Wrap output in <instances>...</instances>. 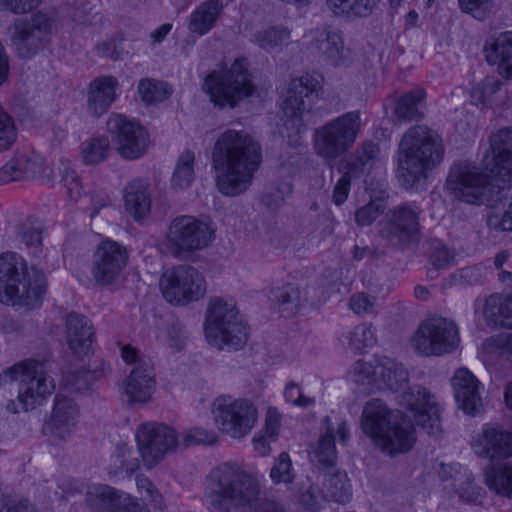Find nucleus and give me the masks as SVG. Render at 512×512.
<instances>
[{
	"label": "nucleus",
	"instance_id": "ea45409f",
	"mask_svg": "<svg viewBox=\"0 0 512 512\" xmlns=\"http://www.w3.org/2000/svg\"><path fill=\"white\" fill-rule=\"evenodd\" d=\"M39 168L36 160L26 156L16 157L0 168V185L32 178Z\"/></svg>",
	"mask_w": 512,
	"mask_h": 512
},
{
	"label": "nucleus",
	"instance_id": "a19ab883",
	"mask_svg": "<svg viewBox=\"0 0 512 512\" xmlns=\"http://www.w3.org/2000/svg\"><path fill=\"white\" fill-rule=\"evenodd\" d=\"M271 295L272 300L285 317L296 315L305 302L300 288L291 283L273 289Z\"/></svg>",
	"mask_w": 512,
	"mask_h": 512
},
{
	"label": "nucleus",
	"instance_id": "052dcab7",
	"mask_svg": "<svg viewBox=\"0 0 512 512\" xmlns=\"http://www.w3.org/2000/svg\"><path fill=\"white\" fill-rule=\"evenodd\" d=\"M42 0H0V10L14 14H25L37 8Z\"/></svg>",
	"mask_w": 512,
	"mask_h": 512
},
{
	"label": "nucleus",
	"instance_id": "20e7f679",
	"mask_svg": "<svg viewBox=\"0 0 512 512\" xmlns=\"http://www.w3.org/2000/svg\"><path fill=\"white\" fill-rule=\"evenodd\" d=\"M46 292V278L42 270L28 267L14 252L0 255V302L26 310L42 303Z\"/></svg>",
	"mask_w": 512,
	"mask_h": 512
},
{
	"label": "nucleus",
	"instance_id": "0e129e2a",
	"mask_svg": "<svg viewBox=\"0 0 512 512\" xmlns=\"http://www.w3.org/2000/svg\"><path fill=\"white\" fill-rule=\"evenodd\" d=\"M489 228L498 231H512V198L501 216L491 215L487 220Z\"/></svg>",
	"mask_w": 512,
	"mask_h": 512
},
{
	"label": "nucleus",
	"instance_id": "a18cd8bd",
	"mask_svg": "<svg viewBox=\"0 0 512 512\" xmlns=\"http://www.w3.org/2000/svg\"><path fill=\"white\" fill-rule=\"evenodd\" d=\"M194 162L195 154L189 149L179 155L171 179L173 187L185 189L193 183L195 178Z\"/></svg>",
	"mask_w": 512,
	"mask_h": 512
},
{
	"label": "nucleus",
	"instance_id": "c756f323",
	"mask_svg": "<svg viewBox=\"0 0 512 512\" xmlns=\"http://www.w3.org/2000/svg\"><path fill=\"white\" fill-rule=\"evenodd\" d=\"M451 382L459 408L472 416L479 414L483 404L478 379L468 369L460 368L455 372Z\"/></svg>",
	"mask_w": 512,
	"mask_h": 512
},
{
	"label": "nucleus",
	"instance_id": "ddd939ff",
	"mask_svg": "<svg viewBox=\"0 0 512 512\" xmlns=\"http://www.w3.org/2000/svg\"><path fill=\"white\" fill-rule=\"evenodd\" d=\"M160 290L164 299L184 306L202 299L207 292L204 276L191 265H177L167 270L160 279Z\"/></svg>",
	"mask_w": 512,
	"mask_h": 512
},
{
	"label": "nucleus",
	"instance_id": "79ce46f5",
	"mask_svg": "<svg viewBox=\"0 0 512 512\" xmlns=\"http://www.w3.org/2000/svg\"><path fill=\"white\" fill-rule=\"evenodd\" d=\"M379 153L377 144L372 141L363 142L355 150L353 159L347 165V170L355 177L369 173L379 161Z\"/></svg>",
	"mask_w": 512,
	"mask_h": 512
},
{
	"label": "nucleus",
	"instance_id": "5701e85b",
	"mask_svg": "<svg viewBox=\"0 0 512 512\" xmlns=\"http://www.w3.org/2000/svg\"><path fill=\"white\" fill-rule=\"evenodd\" d=\"M318 85V80L309 73L294 78L289 83L282 110L286 118L284 126L292 134H300L305 131L306 125L303 121V114L305 113L304 97L313 93Z\"/></svg>",
	"mask_w": 512,
	"mask_h": 512
},
{
	"label": "nucleus",
	"instance_id": "1a4fd4ad",
	"mask_svg": "<svg viewBox=\"0 0 512 512\" xmlns=\"http://www.w3.org/2000/svg\"><path fill=\"white\" fill-rule=\"evenodd\" d=\"M495 178L489 170L470 161H460L450 168L446 186L459 201L472 205H482L490 200L492 184Z\"/></svg>",
	"mask_w": 512,
	"mask_h": 512
},
{
	"label": "nucleus",
	"instance_id": "f3484780",
	"mask_svg": "<svg viewBox=\"0 0 512 512\" xmlns=\"http://www.w3.org/2000/svg\"><path fill=\"white\" fill-rule=\"evenodd\" d=\"M52 26L53 19L43 12H37L29 19L16 20L10 40L18 56L30 59L42 50Z\"/></svg>",
	"mask_w": 512,
	"mask_h": 512
},
{
	"label": "nucleus",
	"instance_id": "0eeeda50",
	"mask_svg": "<svg viewBox=\"0 0 512 512\" xmlns=\"http://www.w3.org/2000/svg\"><path fill=\"white\" fill-rule=\"evenodd\" d=\"M363 127L360 110L345 112L315 129L313 148L325 162H333L356 143Z\"/></svg>",
	"mask_w": 512,
	"mask_h": 512
},
{
	"label": "nucleus",
	"instance_id": "7ed1b4c3",
	"mask_svg": "<svg viewBox=\"0 0 512 512\" xmlns=\"http://www.w3.org/2000/svg\"><path fill=\"white\" fill-rule=\"evenodd\" d=\"M444 143L434 129L418 124L410 127L398 146L399 181L405 189H412L425 181L430 172L444 159Z\"/></svg>",
	"mask_w": 512,
	"mask_h": 512
},
{
	"label": "nucleus",
	"instance_id": "72a5a7b5",
	"mask_svg": "<svg viewBox=\"0 0 512 512\" xmlns=\"http://www.w3.org/2000/svg\"><path fill=\"white\" fill-rule=\"evenodd\" d=\"M125 209L136 219L142 220L151 209L149 184L142 179L130 181L124 188Z\"/></svg>",
	"mask_w": 512,
	"mask_h": 512
},
{
	"label": "nucleus",
	"instance_id": "09e8293b",
	"mask_svg": "<svg viewBox=\"0 0 512 512\" xmlns=\"http://www.w3.org/2000/svg\"><path fill=\"white\" fill-rule=\"evenodd\" d=\"M290 30L284 26H274L268 29L258 31L253 35V42L264 50H272L290 38Z\"/></svg>",
	"mask_w": 512,
	"mask_h": 512
},
{
	"label": "nucleus",
	"instance_id": "6ab92c4d",
	"mask_svg": "<svg viewBox=\"0 0 512 512\" xmlns=\"http://www.w3.org/2000/svg\"><path fill=\"white\" fill-rule=\"evenodd\" d=\"M107 128L121 157L135 160L147 152L150 144L149 134L139 122L129 120L120 114H113L108 118Z\"/></svg>",
	"mask_w": 512,
	"mask_h": 512
},
{
	"label": "nucleus",
	"instance_id": "aec40b11",
	"mask_svg": "<svg viewBox=\"0 0 512 512\" xmlns=\"http://www.w3.org/2000/svg\"><path fill=\"white\" fill-rule=\"evenodd\" d=\"M127 249L116 241L106 239L93 252L90 272L96 284L114 283L128 263Z\"/></svg>",
	"mask_w": 512,
	"mask_h": 512
},
{
	"label": "nucleus",
	"instance_id": "6e6552de",
	"mask_svg": "<svg viewBox=\"0 0 512 512\" xmlns=\"http://www.w3.org/2000/svg\"><path fill=\"white\" fill-rule=\"evenodd\" d=\"M215 232L214 224L207 219L178 216L167 229L165 253L180 258L184 254L205 249L215 239Z\"/></svg>",
	"mask_w": 512,
	"mask_h": 512
},
{
	"label": "nucleus",
	"instance_id": "680f3d73",
	"mask_svg": "<svg viewBox=\"0 0 512 512\" xmlns=\"http://www.w3.org/2000/svg\"><path fill=\"white\" fill-rule=\"evenodd\" d=\"M300 502L309 510H317L321 507L322 502L327 500L324 489L321 491L315 486H309L308 489L301 493Z\"/></svg>",
	"mask_w": 512,
	"mask_h": 512
},
{
	"label": "nucleus",
	"instance_id": "a211bd4d",
	"mask_svg": "<svg viewBox=\"0 0 512 512\" xmlns=\"http://www.w3.org/2000/svg\"><path fill=\"white\" fill-rule=\"evenodd\" d=\"M122 358L126 363L134 364L133 370L127 377L124 393L130 403H147L155 388L154 368L151 360L141 356L135 348L123 346Z\"/></svg>",
	"mask_w": 512,
	"mask_h": 512
},
{
	"label": "nucleus",
	"instance_id": "f8f14e48",
	"mask_svg": "<svg viewBox=\"0 0 512 512\" xmlns=\"http://www.w3.org/2000/svg\"><path fill=\"white\" fill-rule=\"evenodd\" d=\"M23 368L17 399L10 400L6 405L7 411L13 414L35 409L55 390V382L47 374L42 361L26 359Z\"/></svg>",
	"mask_w": 512,
	"mask_h": 512
},
{
	"label": "nucleus",
	"instance_id": "7c9ffc66",
	"mask_svg": "<svg viewBox=\"0 0 512 512\" xmlns=\"http://www.w3.org/2000/svg\"><path fill=\"white\" fill-rule=\"evenodd\" d=\"M118 80L113 76H101L94 79L88 88V111L96 117L105 114L116 99Z\"/></svg>",
	"mask_w": 512,
	"mask_h": 512
},
{
	"label": "nucleus",
	"instance_id": "2eb2a0df",
	"mask_svg": "<svg viewBox=\"0 0 512 512\" xmlns=\"http://www.w3.org/2000/svg\"><path fill=\"white\" fill-rule=\"evenodd\" d=\"M136 440L143 463L148 469L155 467L167 454L175 452L180 443L174 428L157 422L140 425Z\"/></svg>",
	"mask_w": 512,
	"mask_h": 512
},
{
	"label": "nucleus",
	"instance_id": "393cba45",
	"mask_svg": "<svg viewBox=\"0 0 512 512\" xmlns=\"http://www.w3.org/2000/svg\"><path fill=\"white\" fill-rule=\"evenodd\" d=\"M474 453L491 461L512 457V430L498 424H485L472 444Z\"/></svg>",
	"mask_w": 512,
	"mask_h": 512
},
{
	"label": "nucleus",
	"instance_id": "69168bd1",
	"mask_svg": "<svg viewBox=\"0 0 512 512\" xmlns=\"http://www.w3.org/2000/svg\"><path fill=\"white\" fill-rule=\"evenodd\" d=\"M136 485L140 492H145L149 497L151 504L156 508H161L162 496L154 486V484L145 476L136 477Z\"/></svg>",
	"mask_w": 512,
	"mask_h": 512
},
{
	"label": "nucleus",
	"instance_id": "bb28decb",
	"mask_svg": "<svg viewBox=\"0 0 512 512\" xmlns=\"http://www.w3.org/2000/svg\"><path fill=\"white\" fill-rule=\"evenodd\" d=\"M491 156H486V169L495 179L512 186V128H504L490 139Z\"/></svg>",
	"mask_w": 512,
	"mask_h": 512
},
{
	"label": "nucleus",
	"instance_id": "e433bc0d",
	"mask_svg": "<svg viewBox=\"0 0 512 512\" xmlns=\"http://www.w3.org/2000/svg\"><path fill=\"white\" fill-rule=\"evenodd\" d=\"M120 493L109 485L92 483L87 485L85 503L95 512H114Z\"/></svg>",
	"mask_w": 512,
	"mask_h": 512
},
{
	"label": "nucleus",
	"instance_id": "864d4df0",
	"mask_svg": "<svg viewBox=\"0 0 512 512\" xmlns=\"http://www.w3.org/2000/svg\"><path fill=\"white\" fill-rule=\"evenodd\" d=\"M295 477L290 456L282 452L270 471V478L274 484L291 483Z\"/></svg>",
	"mask_w": 512,
	"mask_h": 512
},
{
	"label": "nucleus",
	"instance_id": "de8ad7c7",
	"mask_svg": "<svg viewBox=\"0 0 512 512\" xmlns=\"http://www.w3.org/2000/svg\"><path fill=\"white\" fill-rule=\"evenodd\" d=\"M111 152V145L108 137L99 136L91 138L82 144L83 162L88 165H95L105 161Z\"/></svg>",
	"mask_w": 512,
	"mask_h": 512
},
{
	"label": "nucleus",
	"instance_id": "603ef678",
	"mask_svg": "<svg viewBox=\"0 0 512 512\" xmlns=\"http://www.w3.org/2000/svg\"><path fill=\"white\" fill-rule=\"evenodd\" d=\"M283 396L286 402L302 409L313 407L316 403L315 397L305 394L303 387L293 380L286 383Z\"/></svg>",
	"mask_w": 512,
	"mask_h": 512
},
{
	"label": "nucleus",
	"instance_id": "dca6fc26",
	"mask_svg": "<svg viewBox=\"0 0 512 512\" xmlns=\"http://www.w3.org/2000/svg\"><path fill=\"white\" fill-rule=\"evenodd\" d=\"M353 373L355 381L360 385H374L395 392L409 381L408 371L403 365L388 357L376 358L373 363L359 360L353 366Z\"/></svg>",
	"mask_w": 512,
	"mask_h": 512
},
{
	"label": "nucleus",
	"instance_id": "37998d69",
	"mask_svg": "<svg viewBox=\"0 0 512 512\" xmlns=\"http://www.w3.org/2000/svg\"><path fill=\"white\" fill-rule=\"evenodd\" d=\"M484 316L495 324L512 328V293L504 299L498 295L488 297L484 307Z\"/></svg>",
	"mask_w": 512,
	"mask_h": 512
},
{
	"label": "nucleus",
	"instance_id": "4c0bfd02",
	"mask_svg": "<svg viewBox=\"0 0 512 512\" xmlns=\"http://www.w3.org/2000/svg\"><path fill=\"white\" fill-rule=\"evenodd\" d=\"M325 3L335 16L355 19L373 14L380 0H325Z\"/></svg>",
	"mask_w": 512,
	"mask_h": 512
},
{
	"label": "nucleus",
	"instance_id": "3c124183",
	"mask_svg": "<svg viewBox=\"0 0 512 512\" xmlns=\"http://www.w3.org/2000/svg\"><path fill=\"white\" fill-rule=\"evenodd\" d=\"M58 173L60 175L61 182L67 189V194L72 200H77L82 194V184L78 174L72 167L69 160H60L58 166Z\"/></svg>",
	"mask_w": 512,
	"mask_h": 512
},
{
	"label": "nucleus",
	"instance_id": "412c9836",
	"mask_svg": "<svg viewBox=\"0 0 512 512\" xmlns=\"http://www.w3.org/2000/svg\"><path fill=\"white\" fill-rule=\"evenodd\" d=\"M420 210L410 204H402L388 210L379 222V234L393 245L411 242L419 231Z\"/></svg>",
	"mask_w": 512,
	"mask_h": 512
},
{
	"label": "nucleus",
	"instance_id": "4be33fe9",
	"mask_svg": "<svg viewBox=\"0 0 512 512\" xmlns=\"http://www.w3.org/2000/svg\"><path fill=\"white\" fill-rule=\"evenodd\" d=\"M401 404L412 413L416 424L427 434L438 436L441 433L440 407L426 388L410 387L402 394Z\"/></svg>",
	"mask_w": 512,
	"mask_h": 512
},
{
	"label": "nucleus",
	"instance_id": "13d9d810",
	"mask_svg": "<svg viewBox=\"0 0 512 512\" xmlns=\"http://www.w3.org/2000/svg\"><path fill=\"white\" fill-rule=\"evenodd\" d=\"M217 440V435L213 431L203 428H192L183 436V445L185 447L200 444H213Z\"/></svg>",
	"mask_w": 512,
	"mask_h": 512
},
{
	"label": "nucleus",
	"instance_id": "e2e57ef3",
	"mask_svg": "<svg viewBox=\"0 0 512 512\" xmlns=\"http://www.w3.org/2000/svg\"><path fill=\"white\" fill-rule=\"evenodd\" d=\"M281 427V414L276 408L270 407L266 414L265 427L261 433L265 434L269 440L276 441Z\"/></svg>",
	"mask_w": 512,
	"mask_h": 512
},
{
	"label": "nucleus",
	"instance_id": "f03ea898",
	"mask_svg": "<svg viewBox=\"0 0 512 512\" xmlns=\"http://www.w3.org/2000/svg\"><path fill=\"white\" fill-rule=\"evenodd\" d=\"M261 162V147L248 133L233 129L221 133L212 150V166L219 192L225 196L245 192Z\"/></svg>",
	"mask_w": 512,
	"mask_h": 512
},
{
	"label": "nucleus",
	"instance_id": "f704fd0d",
	"mask_svg": "<svg viewBox=\"0 0 512 512\" xmlns=\"http://www.w3.org/2000/svg\"><path fill=\"white\" fill-rule=\"evenodd\" d=\"M222 10L221 0L202 2L189 16V31L199 36L207 34L215 26Z\"/></svg>",
	"mask_w": 512,
	"mask_h": 512
},
{
	"label": "nucleus",
	"instance_id": "58836bf2",
	"mask_svg": "<svg viewBox=\"0 0 512 512\" xmlns=\"http://www.w3.org/2000/svg\"><path fill=\"white\" fill-rule=\"evenodd\" d=\"M426 92L416 88L402 95L396 102L394 113L399 120L411 122L423 119V106Z\"/></svg>",
	"mask_w": 512,
	"mask_h": 512
},
{
	"label": "nucleus",
	"instance_id": "2f4dec72",
	"mask_svg": "<svg viewBox=\"0 0 512 512\" xmlns=\"http://www.w3.org/2000/svg\"><path fill=\"white\" fill-rule=\"evenodd\" d=\"M484 53L489 64L497 65L500 75L512 78V32L490 38L485 44Z\"/></svg>",
	"mask_w": 512,
	"mask_h": 512
},
{
	"label": "nucleus",
	"instance_id": "cd10ccee",
	"mask_svg": "<svg viewBox=\"0 0 512 512\" xmlns=\"http://www.w3.org/2000/svg\"><path fill=\"white\" fill-rule=\"evenodd\" d=\"M336 437L341 444H346L349 437L347 423L340 421L334 425L329 416L324 417L321 422L319 439L310 452L312 461L326 467L335 465L337 460Z\"/></svg>",
	"mask_w": 512,
	"mask_h": 512
},
{
	"label": "nucleus",
	"instance_id": "a878e982",
	"mask_svg": "<svg viewBox=\"0 0 512 512\" xmlns=\"http://www.w3.org/2000/svg\"><path fill=\"white\" fill-rule=\"evenodd\" d=\"M311 34L310 48L325 65L337 68L348 63L349 51L341 31L323 26L315 28Z\"/></svg>",
	"mask_w": 512,
	"mask_h": 512
},
{
	"label": "nucleus",
	"instance_id": "338daca9",
	"mask_svg": "<svg viewBox=\"0 0 512 512\" xmlns=\"http://www.w3.org/2000/svg\"><path fill=\"white\" fill-rule=\"evenodd\" d=\"M114 512H149L148 508L129 494L121 492Z\"/></svg>",
	"mask_w": 512,
	"mask_h": 512
},
{
	"label": "nucleus",
	"instance_id": "bf43d9fd",
	"mask_svg": "<svg viewBox=\"0 0 512 512\" xmlns=\"http://www.w3.org/2000/svg\"><path fill=\"white\" fill-rule=\"evenodd\" d=\"M41 233L40 226H34L32 222H25L20 228L19 236L27 247L37 249L42 242Z\"/></svg>",
	"mask_w": 512,
	"mask_h": 512
},
{
	"label": "nucleus",
	"instance_id": "49530a36",
	"mask_svg": "<svg viewBox=\"0 0 512 512\" xmlns=\"http://www.w3.org/2000/svg\"><path fill=\"white\" fill-rule=\"evenodd\" d=\"M140 99L147 105L163 102L171 95V89L166 82L143 78L137 86Z\"/></svg>",
	"mask_w": 512,
	"mask_h": 512
},
{
	"label": "nucleus",
	"instance_id": "9b49d317",
	"mask_svg": "<svg viewBox=\"0 0 512 512\" xmlns=\"http://www.w3.org/2000/svg\"><path fill=\"white\" fill-rule=\"evenodd\" d=\"M204 87L211 101L219 107H235L255 91L243 59H236L226 71L211 72L205 79Z\"/></svg>",
	"mask_w": 512,
	"mask_h": 512
},
{
	"label": "nucleus",
	"instance_id": "6e6d98bb",
	"mask_svg": "<svg viewBox=\"0 0 512 512\" xmlns=\"http://www.w3.org/2000/svg\"><path fill=\"white\" fill-rule=\"evenodd\" d=\"M385 205L379 201H370L355 212V222L359 226L371 225L381 214L384 213Z\"/></svg>",
	"mask_w": 512,
	"mask_h": 512
},
{
	"label": "nucleus",
	"instance_id": "39448f33",
	"mask_svg": "<svg viewBox=\"0 0 512 512\" xmlns=\"http://www.w3.org/2000/svg\"><path fill=\"white\" fill-rule=\"evenodd\" d=\"M392 415L384 401L378 398L369 400L362 413L364 433L390 456L408 452L416 441L414 426L406 420L392 424Z\"/></svg>",
	"mask_w": 512,
	"mask_h": 512
},
{
	"label": "nucleus",
	"instance_id": "5fc2aeb1",
	"mask_svg": "<svg viewBox=\"0 0 512 512\" xmlns=\"http://www.w3.org/2000/svg\"><path fill=\"white\" fill-rule=\"evenodd\" d=\"M17 137L12 117L0 105V151L8 150Z\"/></svg>",
	"mask_w": 512,
	"mask_h": 512
},
{
	"label": "nucleus",
	"instance_id": "8fccbe9b",
	"mask_svg": "<svg viewBox=\"0 0 512 512\" xmlns=\"http://www.w3.org/2000/svg\"><path fill=\"white\" fill-rule=\"evenodd\" d=\"M348 339L350 348L355 352H361L376 344V330L371 324L362 323L353 328Z\"/></svg>",
	"mask_w": 512,
	"mask_h": 512
},
{
	"label": "nucleus",
	"instance_id": "f257e3e1",
	"mask_svg": "<svg viewBox=\"0 0 512 512\" xmlns=\"http://www.w3.org/2000/svg\"><path fill=\"white\" fill-rule=\"evenodd\" d=\"M204 498L212 512H284L276 502L263 497L258 478L236 463L214 467L205 479Z\"/></svg>",
	"mask_w": 512,
	"mask_h": 512
},
{
	"label": "nucleus",
	"instance_id": "4468645a",
	"mask_svg": "<svg viewBox=\"0 0 512 512\" xmlns=\"http://www.w3.org/2000/svg\"><path fill=\"white\" fill-rule=\"evenodd\" d=\"M460 341L457 325L447 318L424 321L413 337V346L424 356H441L456 349Z\"/></svg>",
	"mask_w": 512,
	"mask_h": 512
},
{
	"label": "nucleus",
	"instance_id": "9d476101",
	"mask_svg": "<svg viewBox=\"0 0 512 512\" xmlns=\"http://www.w3.org/2000/svg\"><path fill=\"white\" fill-rule=\"evenodd\" d=\"M211 413L218 430L231 439L246 437L258 421V409L251 400L231 395L215 398Z\"/></svg>",
	"mask_w": 512,
	"mask_h": 512
},
{
	"label": "nucleus",
	"instance_id": "473e14b6",
	"mask_svg": "<svg viewBox=\"0 0 512 512\" xmlns=\"http://www.w3.org/2000/svg\"><path fill=\"white\" fill-rule=\"evenodd\" d=\"M67 342L76 355H86L92 346L94 331L90 321L83 315L70 313L66 320Z\"/></svg>",
	"mask_w": 512,
	"mask_h": 512
},
{
	"label": "nucleus",
	"instance_id": "423d86ee",
	"mask_svg": "<svg viewBox=\"0 0 512 512\" xmlns=\"http://www.w3.org/2000/svg\"><path fill=\"white\" fill-rule=\"evenodd\" d=\"M204 333L207 342L217 349L238 350L248 340L247 324L233 299L212 298L207 306Z\"/></svg>",
	"mask_w": 512,
	"mask_h": 512
},
{
	"label": "nucleus",
	"instance_id": "c9c22d12",
	"mask_svg": "<svg viewBox=\"0 0 512 512\" xmlns=\"http://www.w3.org/2000/svg\"><path fill=\"white\" fill-rule=\"evenodd\" d=\"M484 483L496 495L512 499V463H490L484 468Z\"/></svg>",
	"mask_w": 512,
	"mask_h": 512
},
{
	"label": "nucleus",
	"instance_id": "c85d7f7f",
	"mask_svg": "<svg viewBox=\"0 0 512 512\" xmlns=\"http://www.w3.org/2000/svg\"><path fill=\"white\" fill-rule=\"evenodd\" d=\"M439 476L444 489L452 491L465 503H476L485 495V491L474 483V475L460 464H441Z\"/></svg>",
	"mask_w": 512,
	"mask_h": 512
},
{
	"label": "nucleus",
	"instance_id": "c03bdc74",
	"mask_svg": "<svg viewBox=\"0 0 512 512\" xmlns=\"http://www.w3.org/2000/svg\"><path fill=\"white\" fill-rule=\"evenodd\" d=\"M323 489L327 500L331 499L341 504L350 501L352 496L351 483L347 474L341 471L325 474Z\"/></svg>",
	"mask_w": 512,
	"mask_h": 512
},
{
	"label": "nucleus",
	"instance_id": "774afa93",
	"mask_svg": "<svg viewBox=\"0 0 512 512\" xmlns=\"http://www.w3.org/2000/svg\"><path fill=\"white\" fill-rule=\"evenodd\" d=\"M91 375L89 371L76 369L65 378L66 385L74 391H82L88 388Z\"/></svg>",
	"mask_w": 512,
	"mask_h": 512
},
{
	"label": "nucleus",
	"instance_id": "4d7b16f0",
	"mask_svg": "<svg viewBox=\"0 0 512 512\" xmlns=\"http://www.w3.org/2000/svg\"><path fill=\"white\" fill-rule=\"evenodd\" d=\"M429 263L437 270L450 268L456 264V253L446 246H436L430 254Z\"/></svg>",
	"mask_w": 512,
	"mask_h": 512
},
{
	"label": "nucleus",
	"instance_id": "b1692460",
	"mask_svg": "<svg viewBox=\"0 0 512 512\" xmlns=\"http://www.w3.org/2000/svg\"><path fill=\"white\" fill-rule=\"evenodd\" d=\"M79 417L80 408L74 399L57 394L44 429L54 440L66 441L74 434Z\"/></svg>",
	"mask_w": 512,
	"mask_h": 512
}]
</instances>
